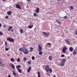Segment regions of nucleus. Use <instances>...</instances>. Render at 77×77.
Returning <instances> with one entry per match:
<instances>
[{"mask_svg": "<svg viewBox=\"0 0 77 77\" xmlns=\"http://www.w3.org/2000/svg\"><path fill=\"white\" fill-rule=\"evenodd\" d=\"M22 52L24 54H27L29 52L25 48H23L22 49Z\"/></svg>", "mask_w": 77, "mask_h": 77, "instance_id": "1", "label": "nucleus"}, {"mask_svg": "<svg viewBox=\"0 0 77 77\" xmlns=\"http://www.w3.org/2000/svg\"><path fill=\"white\" fill-rule=\"evenodd\" d=\"M7 41H8L10 42H14V39L13 38H11V37H9L7 39Z\"/></svg>", "mask_w": 77, "mask_h": 77, "instance_id": "2", "label": "nucleus"}, {"mask_svg": "<svg viewBox=\"0 0 77 77\" xmlns=\"http://www.w3.org/2000/svg\"><path fill=\"white\" fill-rule=\"evenodd\" d=\"M68 49V48H66V47L64 46L63 47L62 49V52L63 53H65L66 50Z\"/></svg>", "mask_w": 77, "mask_h": 77, "instance_id": "3", "label": "nucleus"}, {"mask_svg": "<svg viewBox=\"0 0 77 77\" xmlns=\"http://www.w3.org/2000/svg\"><path fill=\"white\" fill-rule=\"evenodd\" d=\"M43 33L44 34V35H45V36H49L50 35V33L49 32L47 33L45 32H43Z\"/></svg>", "mask_w": 77, "mask_h": 77, "instance_id": "4", "label": "nucleus"}, {"mask_svg": "<svg viewBox=\"0 0 77 77\" xmlns=\"http://www.w3.org/2000/svg\"><path fill=\"white\" fill-rule=\"evenodd\" d=\"M50 69V66H49V65H47L45 67V70L46 72H48L49 71V69Z\"/></svg>", "mask_w": 77, "mask_h": 77, "instance_id": "5", "label": "nucleus"}, {"mask_svg": "<svg viewBox=\"0 0 77 77\" xmlns=\"http://www.w3.org/2000/svg\"><path fill=\"white\" fill-rule=\"evenodd\" d=\"M41 45L40 44L38 45V51H41L42 50V47H41Z\"/></svg>", "mask_w": 77, "mask_h": 77, "instance_id": "6", "label": "nucleus"}, {"mask_svg": "<svg viewBox=\"0 0 77 77\" xmlns=\"http://www.w3.org/2000/svg\"><path fill=\"white\" fill-rule=\"evenodd\" d=\"M16 8H17V9H21V6L19 4H16Z\"/></svg>", "mask_w": 77, "mask_h": 77, "instance_id": "7", "label": "nucleus"}, {"mask_svg": "<svg viewBox=\"0 0 77 77\" xmlns=\"http://www.w3.org/2000/svg\"><path fill=\"white\" fill-rule=\"evenodd\" d=\"M76 50V49H75L74 51H73V55H75L77 54V51H75Z\"/></svg>", "mask_w": 77, "mask_h": 77, "instance_id": "8", "label": "nucleus"}, {"mask_svg": "<svg viewBox=\"0 0 77 77\" xmlns=\"http://www.w3.org/2000/svg\"><path fill=\"white\" fill-rule=\"evenodd\" d=\"M36 13H37V14L39 12V8H37L35 10Z\"/></svg>", "mask_w": 77, "mask_h": 77, "instance_id": "9", "label": "nucleus"}, {"mask_svg": "<svg viewBox=\"0 0 77 77\" xmlns=\"http://www.w3.org/2000/svg\"><path fill=\"white\" fill-rule=\"evenodd\" d=\"M31 68H32V67H31V66H29V67L27 70V72H30V70H31Z\"/></svg>", "mask_w": 77, "mask_h": 77, "instance_id": "10", "label": "nucleus"}, {"mask_svg": "<svg viewBox=\"0 0 77 77\" xmlns=\"http://www.w3.org/2000/svg\"><path fill=\"white\" fill-rule=\"evenodd\" d=\"M7 14L8 15H12V11H9L7 12Z\"/></svg>", "mask_w": 77, "mask_h": 77, "instance_id": "11", "label": "nucleus"}, {"mask_svg": "<svg viewBox=\"0 0 77 77\" xmlns=\"http://www.w3.org/2000/svg\"><path fill=\"white\" fill-rule=\"evenodd\" d=\"M73 49H74L72 47H70L69 48V51H71V52H72V51H73Z\"/></svg>", "mask_w": 77, "mask_h": 77, "instance_id": "12", "label": "nucleus"}, {"mask_svg": "<svg viewBox=\"0 0 77 77\" xmlns=\"http://www.w3.org/2000/svg\"><path fill=\"white\" fill-rule=\"evenodd\" d=\"M11 61L12 62H14L15 61V60L13 58H11L10 59Z\"/></svg>", "mask_w": 77, "mask_h": 77, "instance_id": "13", "label": "nucleus"}, {"mask_svg": "<svg viewBox=\"0 0 77 77\" xmlns=\"http://www.w3.org/2000/svg\"><path fill=\"white\" fill-rule=\"evenodd\" d=\"M13 74L14 76H15V77H17V74H16V73L14 72V71L13 72Z\"/></svg>", "mask_w": 77, "mask_h": 77, "instance_id": "14", "label": "nucleus"}, {"mask_svg": "<svg viewBox=\"0 0 77 77\" xmlns=\"http://www.w3.org/2000/svg\"><path fill=\"white\" fill-rule=\"evenodd\" d=\"M11 67H12V68L13 69H15V66H14V65L11 64Z\"/></svg>", "mask_w": 77, "mask_h": 77, "instance_id": "15", "label": "nucleus"}, {"mask_svg": "<svg viewBox=\"0 0 77 77\" xmlns=\"http://www.w3.org/2000/svg\"><path fill=\"white\" fill-rule=\"evenodd\" d=\"M60 65L62 66H63L65 65V63L62 62L60 63Z\"/></svg>", "mask_w": 77, "mask_h": 77, "instance_id": "16", "label": "nucleus"}, {"mask_svg": "<svg viewBox=\"0 0 77 77\" xmlns=\"http://www.w3.org/2000/svg\"><path fill=\"white\" fill-rule=\"evenodd\" d=\"M16 68L17 69H19V68H21V66L20 65H17L16 66Z\"/></svg>", "mask_w": 77, "mask_h": 77, "instance_id": "17", "label": "nucleus"}, {"mask_svg": "<svg viewBox=\"0 0 77 77\" xmlns=\"http://www.w3.org/2000/svg\"><path fill=\"white\" fill-rule=\"evenodd\" d=\"M66 62V60L65 59H62V62L65 63Z\"/></svg>", "mask_w": 77, "mask_h": 77, "instance_id": "18", "label": "nucleus"}, {"mask_svg": "<svg viewBox=\"0 0 77 77\" xmlns=\"http://www.w3.org/2000/svg\"><path fill=\"white\" fill-rule=\"evenodd\" d=\"M17 70L20 73H22V70L20 69H17Z\"/></svg>", "mask_w": 77, "mask_h": 77, "instance_id": "19", "label": "nucleus"}, {"mask_svg": "<svg viewBox=\"0 0 77 77\" xmlns=\"http://www.w3.org/2000/svg\"><path fill=\"white\" fill-rule=\"evenodd\" d=\"M70 9L71 10H73V9H74V7H73V6L72 5L70 7Z\"/></svg>", "mask_w": 77, "mask_h": 77, "instance_id": "20", "label": "nucleus"}, {"mask_svg": "<svg viewBox=\"0 0 77 77\" xmlns=\"http://www.w3.org/2000/svg\"><path fill=\"white\" fill-rule=\"evenodd\" d=\"M33 27V25H32V26L29 25L28 26V28L29 29H32V27Z\"/></svg>", "mask_w": 77, "mask_h": 77, "instance_id": "21", "label": "nucleus"}, {"mask_svg": "<svg viewBox=\"0 0 77 77\" xmlns=\"http://www.w3.org/2000/svg\"><path fill=\"white\" fill-rule=\"evenodd\" d=\"M12 29V26H10L9 27V29H8V31L9 32L10 31V30H11Z\"/></svg>", "mask_w": 77, "mask_h": 77, "instance_id": "22", "label": "nucleus"}, {"mask_svg": "<svg viewBox=\"0 0 77 77\" xmlns=\"http://www.w3.org/2000/svg\"><path fill=\"white\" fill-rule=\"evenodd\" d=\"M49 59L50 60H52V56H49Z\"/></svg>", "mask_w": 77, "mask_h": 77, "instance_id": "23", "label": "nucleus"}, {"mask_svg": "<svg viewBox=\"0 0 77 77\" xmlns=\"http://www.w3.org/2000/svg\"><path fill=\"white\" fill-rule=\"evenodd\" d=\"M23 48H20L19 49V50L20 51H22V52L23 51Z\"/></svg>", "mask_w": 77, "mask_h": 77, "instance_id": "24", "label": "nucleus"}, {"mask_svg": "<svg viewBox=\"0 0 77 77\" xmlns=\"http://www.w3.org/2000/svg\"><path fill=\"white\" fill-rule=\"evenodd\" d=\"M42 54H43V52L41 51H39V52L38 53V54L39 55H42Z\"/></svg>", "mask_w": 77, "mask_h": 77, "instance_id": "25", "label": "nucleus"}, {"mask_svg": "<svg viewBox=\"0 0 77 77\" xmlns=\"http://www.w3.org/2000/svg\"><path fill=\"white\" fill-rule=\"evenodd\" d=\"M20 33L22 34L23 33V30L21 29H20Z\"/></svg>", "mask_w": 77, "mask_h": 77, "instance_id": "26", "label": "nucleus"}, {"mask_svg": "<svg viewBox=\"0 0 77 77\" xmlns=\"http://www.w3.org/2000/svg\"><path fill=\"white\" fill-rule=\"evenodd\" d=\"M56 22L57 23H58L59 24H61V23H60V21L59 22V20H57Z\"/></svg>", "mask_w": 77, "mask_h": 77, "instance_id": "27", "label": "nucleus"}, {"mask_svg": "<svg viewBox=\"0 0 77 77\" xmlns=\"http://www.w3.org/2000/svg\"><path fill=\"white\" fill-rule=\"evenodd\" d=\"M38 74V77H41L40 76V72H37Z\"/></svg>", "mask_w": 77, "mask_h": 77, "instance_id": "28", "label": "nucleus"}, {"mask_svg": "<svg viewBox=\"0 0 77 77\" xmlns=\"http://www.w3.org/2000/svg\"><path fill=\"white\" fill-rule=\"evenodd\" d=\"M30 51H33V48L32 47H30Z\"/></svg>", "mask_w": 77, "mask_h": 77, "instance_id": "29", "label": "nucleus"}, {"mask_svg": "<svg viewBox=\"0 0 77 77\" xmlns=\"http://www.w3.org/2000/svg\"><path fill=\"white\" fill-rule=\"evenodd\" d=\"M33 15L34 17H37V14L36 13H35L33 14Z\"/></svg>", "mask_w": 77, "mask_h": 77, "instance_id": "30", "label": "nucleus"}, {"mask_svg": "<svg viewBox=\"0 0 77 77\" xmlns=\"http://www.w3.org/2000/svg\"><path fill=\"white\" fill-rule=\"evenodd\" d=\"M23 60L25 62H26L27 59H26V58L25 57L24 58Z\"/></svg>", "mask_w": 77, "mask_h": 77, "instance_id": "31", "label": "nucleus"}, {"mask_svg": "<svg viewBox=\"0 0 77 77\" xmlns=\"http://www.w3.org/2000/svg\"><path fill=\"white\" fill-rule=\"evenodd\" d=\"M49 71L50 72H51V73L52 72V69H49Z\"/></svg>", "mask_w": 77, "mask_h": 77, "instance_id": "32", "label": "nucleus"}, {"mask_svg": "<svg viewBox=\"0 0 77 77\" xmlns=\"http://www.w3.org/2000/svg\"><path fill=\"white\" fill-rule=\"evenodd\" d=\"M35 57L34 56H33L32 57V60H35Z\"/></svg>", "mask_w": 77, "mask_h": 77, "instance_id": "33", "label": "nucleus"}, {"mask_svg": "<svg viewBox=\"0 0 77 77\" xmlns=\"http://www.w3.org/2000/svg\"><path fill=\"white\" fill-rule=\"evenodd\" d=\"M47 44L50 47H50L51 46V43H48Z\"/></svg>", "mask_w": 77, "mask_h": 77, "instance_id": "34", "label": "nucleus"}, {"mask_svg": "<svg viewBox=\"0 0 77 77\" xmlns=\"http://www.w3.org/2000/svg\"><path fill=\"white\" fill-rule=\"evenodd\" d=\"M61 57H65V55L64 54H63L61 56Z\"/></svg>", "mask_w": 77, "mask_h": 77, "instance_id": "35", "label": "nucleus"}, {"mask_svg": "<svg viewBox=\"0 0 77 77\" xmlns=\"http://www.w3.org/2000/svg\"><path fill=\"white\" fill-rule=\"evenodd\" d=\"M17 62H20V58H18L17 60Z\"/></svg>", "mask_w": 77, "mask_h": 77, "instance_id": "36", "label": "nucleus"}, {"mask_svg": "<svg viewBox=\"0 0 77 77\" xmlns=\"http://www.w3.org/2000/svg\"><path fill=\"white\" fill-rule=\"evenodd\" d=\"M65 41H66V42H67V43H68V44H69V41H68V40L66 39V40H65Z\"/></svg>", "mask_w": 77, "mask_h": 77, "instance_id": "37", "label": "nucleus"}, {"mask_svg": "<svg viewBox=\"0 0 77 77\" xmlns=\"http://www.w3.org/2000/svg\"><path fill=\"white\" fill-rule=\"evenodd\" d=\"M75 35H77V30L75 31Z\"/></svg>", "mask_w": 77, "mask_h": 77, "instance_id": "38", "label": "nucleus"}, {"mask_svg": "<svg viewBox=\"0 0 77 77\" xmlns=\"http://www.w3.org/2000/svg\"><path fill=\"white\" fill-rule=\"evenodd\" d=\"M67 17V16H66L64 17H63V18H64V19H66V17Z\"/></svg>", "mask_w": 77, "mask_h": 77, "instance_id": "39", "label": "nucleus"}, {"mask_svg": "<svg viewBox=\"0 0 77 77\" xmlns=\"http://www.w3.org/2000/svg\"><path fill=\"white\" fill-rule=\"evenodd\" d=\"M3 33H2V32L0 31V35H3Z\"/></svg>", "mask_w": 77, "mask_h": 77, "instance_id": "40", "label": "nucleus"}, {"mask_svg": "<svg viewBox=\"0 0 77 77\" xmlns=\"http://www.w3.org/2000/svg\"><path fill=\"white\" fill-rule=\"evenodd\" d=\"M27 63L29 65H30V64H31V63H30V61H28Z\"/></svg>", "mask_w": 77, "mask_h": 77, "instance_id": "41", "label": "nucleus"}, {"mask_svg": "<svg viewBox=\"0 0 77 77\" xmlns=\"http://www.w3.org/2000/svg\"><path fill=\"white\" fill-rule=\"evenodd\" d=\"M8 16H6L5 17V19H8Z\"/></svg>", "mask_w": 77, "mask_h": 77, "instance_id": "42", "label": "nucleus"}, {"mask_svg": "<svg viewBox=\"0 0 77 77\" xmlns=\"http://www.w3.org/2000/svg\"><path fill=\"white\" fill-rule=\"evenodd\" d=\"M5 50L6 51H8V50H9V49L8 48H5Z\"/></svg>", "mask_w": 77, "mask_h": 77, "instance_id": "43", "label": "nucleus"}, {"mask_svg": "<svg viewBox=\"0 0 77 77\" xmlns=\"http://www.w3.org/2000/svg\"><path fill=\"white\" fill-rule=\"evenodd\" d=\"M3 27H4V28H6V25H4L3 26Z\"/></svg>", "mask_w": 77, "mask_h": 77, "instance_id": "44", "label": "nucleus"}, {"mask_svg": "<svg viewBox=\"0 0 77 77\" xmlns=\"http://www.w3.org/2000/svg\"><path fill=\"white\" fill-rule=\"evenodd\" d=\"M5 45H6V46H7V42H5Z\"/></svg>", "mask_w": 77, "mask_h": 77, "instance_id": "45", "label": "nucleus"}, {"mask_svg": "<svg viewBox=\"0 0 77 77\" xmlns=\"http://www.w3.org/2000/svg\"><path fill=\"white\" fill-rule=\"evenodd\" d=\"M27 1L28 2H31V0H27Z\"/></svg>", "mask_w": 77, "mask_h": 77, "instance_id": "46", "label": "nucleus"}, {"mask_svg": "<svg viewBox=\"0 0 77 77\" xmlns=\"http://www.w3.org/2000/svg\"><path fill=\"white\" fill-rule=\"evenodd\" d=\"M11 31L12 32H14V30L13 29H11Z\"/></svg>", "mask_w": 77, "mask_h": 77, "instance_id": "47", "label": "nucleus"}, {"mask_svg": "<svg viewBox=\"0 0 77 77\" xmlns=\"http://www.w3.org/2000/svg\"><path fill=\"white\" fill-rule=\"evenodd\" d=\"M2 24L0 23V27H2Z\"/></svg>", "mask_w": 77, "mask_h": 77, "instance_id": "48", "label": "nucleus"}, {"mask_svg": "<svg viewBox=\"0 0 77 77\" xmlns=\"http://www.w3.org/2000/svg\"><path fill=\"white\" fill-rule=\"evenodd\" d=\"M6 0H2V1L3 2H6Z\"/></svg>", "mask_w": 77, "mask_h": 77, "instance_id": "49", "label": "nucleus"}, {"mask_svg": "<svg viewBox=\"0 0 77 77\" xmlns=\"http://www.w3.org/2000/svg\"><path fill=\"white\" fill-rule=\"evenodd\" d=\"M8 77H11V75H8Z\"/></svg>", "mask_w": 77, "mask_h": 77, "instance_id": "50", "label": "nucleus"}, {"mask_svg": "<svg viewBox=\"0 0 77 77\" xmlns=\"http://www.w3.org/2000/svg\"><path fill=\"white\" fill-rule=\"evenodd\" d=\"M20 54H21L23 55V53H22V52H20Z\"/></svg>", "mask_w": 77, "mask_h": 77, "instance_id": "51", "label": "nucleus"}, {"mask_svg": "<svg viewBox=\"0 0 77 77\" xmlns=\"http://www.w3.org/2000/svg\"><path fill=\"white\" fill-rule=\"evenodd\" d=\"M2 62L0 61V64H2Z\"/></svg>", "mask_w": 77, "mask_h": 77, "instance_id": "52", "label": "nucleus"}, {"mask_svg": "<svg viewBox=\"0 0 77 77\" xmlns=\"http://www.w3.org/2000/svg\"><path fill=\"white\" fill-rule=\"evenodd\" d=\"M7 56H11L10 55H7Z\"/></svg>", "mask_w": 77, "mask_h": 77, "instance_id": "53", "label": "nucleus"}, {"mask_svg": "<svg viewBox=\"0 0 77 77\" xmlns=\"http://www.w3.org/2000/svg\"><path fill=\"white\" fill-rule=\"evenodd\" d=\"M54 77H56V76H55L54 75Z\"/></svg>", "mask_w": 77, "mask_h": 77, "instance_id": "54", "label": "nucleus"}, {"mask_svg": "<svg viewBox=\"0 0 77 77\" xmlns=\"http://www.w3.org/2000/svg\"><path fill=\"white\" fill-rule=\"evenodd\" d=\"M58 66H60V64H58Z\"/></svg>", "mask_w": 77, "mask_h": 77, "instance_id": "55", "label": "nucleus"}, {"mask_svg": "<svg viewBox=\"0 0 77 77\" xmlns=\"http://www.w3.org/2000/svg\"><path fill=\"white\" fill-rule=\"evenodd\" d=\"M68 59H70V58L69 57H68Z\"/></svg>", "mask_w": 77, "mask_h": 77, "instance_id": "56", "label": "nucleus"}, {"mask_svg": "<svg viewBox=\"0 0 77 77\" xmlns=\"http://www.w3.org/2000/svg\"><path fill=\"white\" fill-rule=\"evenodd\" d=\"M58 0V1H61V0Z\"/></svg>", "mask_w": 77, "mask_h": 77, "instance_id": "57", "label": "nucleus"}, {"mask_svg": "<svg viewBox=\"0 0 77 77\" xmlns=\"http://www.w3.org/2000/svg\"><path fill=\"white\" fill-rule=\"evenodd\" d=\"M48 75H49V76H50V74H48Z\"/></svg>", "mask_w": 77, "mask_h": 77, "instance_id": "58", "label": "nucleus"}, {"mask_svg": "<svg viewBox=\"0 0 77 77\" xmlns=\"http://www.w3.org/2000/svg\"><path fill=\"white\" fill-rule=\"evenodd\" d=\"M5 65L4 64H2V66H3V65Z\"/></svg>", "mask_w": 77, "mask_h": 77, "instance_id": "59", "label": "nucleus"}, {"mask_svg": "<svg viewBox=\"0 0 77 77\" xmlns=\"http://www.w3.org/2000/svg\"><path fill=\"white\" fill-rule=\"evenodd\" d=\"M46 74H48V73H46Z\"/></svg>", "mask_w": 77, "mask_h": 77, "instance_id": "60", "label": "nucleus"}, {"mask_svg": "<svg viewBox=\"0 0 77 77\" xmlns=\"http://www.w3.org/2000/svg\"><path fill=\"white\" fill-rule=\"evenodd\" d=\"M0 66H2V65H0Z\"/></svg>", "mask_w": 77, "mask_h": 77, "instance_id": "61", "label": "nucleus"}, {"mask_svg": "<svg viewBox=\"0 0 77 77\" xmlns=\"http://www.w3.org/2000/svg\"><path fill=\"white\" fill-rule=\"evenodd\" d=\"M0 61H2V60H1V59H0Z\"/></svg>", "mask_w": 77, "mask_h": 77, "instance_id": "62", "label": "nucleus"}, {"mask_svg": "<svg viewBox=\"0 0 77 77\" xmlns=\"http://www.w3.org/2000/svg\"><path fill=\"white\" fill-rule=\"evenodd\" d=\"M73 40H74V39L73 38Z\"/></svg>", "mask_w": 77, "mask_h": 77, "instance_id": "63", "label": "nucleus"}]
</instances>
